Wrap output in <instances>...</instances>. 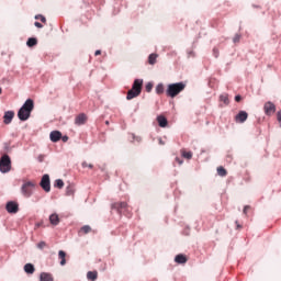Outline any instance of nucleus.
<instances>
[{"label": "nucleus", "mask_w": 281, "mask_h": 281, "mask_svg": "<svg viewBox=\"0 0 281 281\" xmlns=\"http://www.w3.org/2000/svg\"><path fill=\"white\" fill-rule=\"evenodd\" d=\"M32 111H34V100L27 99L18 112L19 120H21V122L30 120Z\"/></svg>", "instance_id": "1"}, {"label": "nucleus", "mask_w": 281, "mask_h": 281, "mask_svg": "<svg viewBox=\"0 0 281 281\" xmlns=\"http://www.w3.org/2000/svg\"><path fill=\"white\" fill-rule=\"evenodd\" d=\"M144 87V79H135L132 89L127 91L126 100H133L142 95V88Z\"/></svg>", "instance_id": "2"}, {"label": "nucleus", "mask_w": 281, "mask_h": 281, "mask_svg": "<svg viewBox=\"0 0 281 281\" xmlns=\"http://www.w3.org/2000/svg\"><path fill=\"white\" fill-rule=\"evenodd\" d=\"M186 89V83L183 82H177V83H170L167 88V95L168 98H177L181 91Z\"/></svg>", "instance_id": "3"}, {"label": "nucleus", "mask_w": 281, "mask_h": 281, "mask_svg": "<svg viewBox=\"0 0 281 281\" xmlns=\"http://www.w3.org/2000/svg\"><path fill=\"white\" fill-rule=\"evenodd\" d=\"M112 210H116L119 214H125V216H130L131 207L126 202H116L112 204Z\"/></svg>", "instance_id": "4"}, {"label": "nucleus", "mask_w": 281, "mask_h": 281, "mask_svg": "<svg viewBox=\"0 0 281 281\" xmlns=\"http://www.w3.org/2000/svg\"><path fill=\"white\" fill-rule=\"evenodd\" d=\"M12 170V160L10 156L3 155L0 159V172H10Z\"/></svg>", "instance_id": "5"}, {"label": "nucleus", "mask_w": 281, "mask_h": 281, "mask_svg": "<svg viewBox=\"0 0 281 281\" xmlns=\"http://www.w3.org/2000/svg\"><path fill=\"white\" fill-rule=\"evenodd\" d=\"M34 188H36V183L32 181H26L22 184L21 192L23 196L30 199L32 196V192H34Z\"/></svg>", "instance_id": "6"}, {"label": "nucleus", "mask_w": 281, "mask_h": 281, "mask_svg": "<svg viewBox=\"0 0 281 281\" xmlns=\"http://www.w3.org/2000/svg\"><path fill=\"white\" fill-rule=\"evenodd\" d=\"M40 186H41L42 190H44V192H50L52 191V182L49 181V175H44L42 177Z\"/></svg>", "instance_id": "7"}, {"label": "nucleus", "mask_w": 281, "mask_h": 281, "mask_svg": "<svg viewBox=\"0 0 281 281\" xmlns=\"http://www.w3.org/2000/svg\"><path fill=\"white\" fill-rule=\"evenodd\" d=\"M263 111L266 115H273V113H276V104H273L271 101L266 102L263 105Z\"/></svg>", "instance_id": "8"}, {"label": "nucleus", "mask_w": 281, "mask_h": 281, "mask_svg": "<svg viewBox=\"0 0 281 281\" xmlns=\"http://www.w3.org/2000/svg\"><path fill=\"white\" fill-rule=\"evenodd\" d=\"M5 210L9 214H16V212H19V203L10 201L7 203Z\"/></svg>", "instance_id": "9"}, {"label": "nucleus", "mask_w": 281, "mask_h": 281, "mask_svg": "<svg viewBox=\"0 0 281 281\" xmlns=\"http://www.w3.org/2000/svg\"><path fill=\"white\" fill-rule=\"evenodd\" d=\"M247 117H249V114L245 111H239L238 114L235 116V122L237 124H245L247 122Z\"/></svg>", "instance_id": "10"}, {"label": "nucleus", "mask_w": 281, "mask_h": 281, "mask_svg": "<svg viewBox=\"0 0 281 281\" xmlns=\"http://www.w3.org/2000/svg\"><path fill=\"white\" fill-rule=\"evenodd\" d=\"M87 120H88L87 114L80 113L79 115H77L75 117V124H76V126H82V125L87 124Z\"/></svg>", "instance_id": "11"}, {"label": "nucleus", "mask_w": 281, "mask_h": 281, "mask_svg": "<svg viewBox=\"0 0 281 281\" xmlns=\"http://www.w3.org/2000/svg\"><path fill=\"white\" fill-rule=\"evenodd\" d=\"M12 120H14V111H8L3 115L4 124H12Z\"/></svg>", "instance_id": "12"}, {"label": "nucleus", "mask_w": 281, "mask_h": 281, "mask_svg": "<svg viewBox=\"0 0 281 281\" xmlns=\"http://www.w3.org/2000/svg\"><path fill=\"white\" fill-rule=\"evenodd\" d=\"M50 142H60V139L63 138V133L58 132V131H53L50 132Z\"/></svg>", "instance_id": "13"}, {"label": "nucleus", "mask_w": 281, "mask_h": 281, "mask_svg": "<svg viewBox=\"0 0 281 281\" xmlns=\"http://www.w3.org/2000/svg\"><path fill=\"white\" fill-rule=\"evenodd\" d=\"M175 262H177V265H186L188 257L183 254H179L175 257Z\"/></svg>", "instance_id": "14"}, {"label": "nucleus", "mask_w": 281, "mask_h": 281, "mask_svg": "<svg viewBox=\"0 0 281 281\" xmlns=\"http://www.w3.org/2000/svg\"><path fill=\"white\" fill-rule=\"evenodd\" d=\"M157 122H158L160 128H166L168 126V119H166V116H164V115L157 116Z\"/></svg>", "instance_id": "15"}, {"label": "nucleus", "mask_w": 281, "mask_h": 281, "mask_svg": "<svg viewBox=\"0 0 281 281\" xmlns=\"http://www.w3.org/2000/svg\"><path fill=\"white\" fill-rule=\"evenodd\" d=\"M67 252H65L64 250H59L58 251V259L60 260V266L65 267V265H67Z\"/></svg>", "instance_id": "16"}, {"label": "nucleus", "mask_w": 281, "mask_h": 281, "mask_svg": "<svg viewBox=\"0 0 281 281\" xmlns=\"http://www.w3.org/2000/svg\"><path fill=\"white\" fill-rule=\"evenodd\" d=\"M40 281H54V276L49 272H42L40 274Z\"/></svg>", "instance_id": "17"}, {"label": "nucleus", "mask_w": 281, "mask_h": 281, "mask_svg": "<svg viewBox=\"0 0 281 281\" xmlns=\"http://www.w3.org/2000/svg\"><path fill=\"white\" fill-rule=\"evenodd\" d=\"M24 271L25 273H27L29 276H32L34 273V271H36V268H34V265L32 263H26L24 266Z\"/></svg>", "instance_id": "18"}, {"label": "nucleus", "mask_w": 281, "mask_h": 281, "mask_svg": "<svg viewBox=\"0 0 281 281\" xmlns=\"http://www.w3.org/2000/svg\"><path fill=\"white\" fill-rule=\"evenodd\" d=\"M87 279L89 281H97L98 280V271H88Z\"/></svg>", "instance_id": "19"}, {"label": "nucleus", "mask_w": 281, "mask_h": 281, "mask_svg": "<svg viewBox=\"0 0 281 281\" xmlns=\"http://www.w3.org/2000/svg\"><path fill=\"white\" fill-rule=\"evenodd\" d=\"M49 221L52 225H58L60 223V218L58 217V214L54 213L49 216Z\"/></svg>", "instance_id": "20"}, {"label": "nucleus", "mask_w": 281, "mask_h": 281, "mask_svg": "<svg viewBox=\"0 0 281 281\" xmlns=\"http://www.w3.org/2000/svg\"><path fill=\"white\" fill-rule=\"evenodd\" d=\"M26 45L27 47H34L38 45V40H36V37H31L27 40Z\"/></svg>", "instance_id": "21"}, {"label": "nucleus", "mask_w": 281, "mask_h": 281, "mask_svg": "<svg viewBox=\"0 0 281 281\" xmlns=\"http://www.w3.org/2000/svg\"><path fill=\"white\" fill-rule=\"evenodd\" d=\"M157 58H158V55H157V54H150V55L148 56V63H149L150 65H155V64L157 63Z\"/></svg>", "instance_id": "22"}, {"label": "nucleus", "mask_w": 281, "mask_h": 281, "mask_svg": "<svg viewBox=\"0 0 281 281\" xmlns=\"http://www.w3.org/2000/svg\"><path fill=\"white\" fill-rule=\"evenodd\" d=\"M220 100L226 105L229 104V97L227 95V93L221 94Z\"/></svg>", "instance_id": "23"}, {"label": "nucleus", "mask_w": 281, "mask_h": 281, "mask_svg": "<svg viewBox=\"0 0 281 281\" xmlns=\"http://www.w3.org/2000/svg\"><path fill=\"white\" fill-rule=\"evenodd\" d=\"M164 91H165L164 83H159L156 86V93L158 95H161V93H164Z\"/></svg>", "instance_id": "24"}, {"label": "nucleus", "mask_w": 281, "mask_h": 281, "mask_svg": "<svg viewBox=\"0 0 281 281\" xmlns=\"http://www.w3.org/2000/svg\"><path fill=\"white\" fill-rule=\"evenodd\" d=\"M181 155L184 159H192V151H186V149H182Z\"/></svg>", "instance_id": "25"}, {"label": "nucleus", "mask_w": 281, "mask_h": 281, "mask_svg": "<svg viewBox=\"0 0 281 281\" xmlns=\"http://www.w3.org/2000/svg\"><path fill=\"white\" fill-rule=\"evenodd\" d=\"M217 175H218L220 177H227V170L224 169L223 167H218V168H217Z\"/></svg>", "instance_id": "26"}, {"label": "nucleus", "mask_w": 281, "mask_h": 281, "mask_svg": "<svg viewBox=\"0 0 281 281\" xmlns=\"http://www.w3.org/2000/svg\"><path fill=\"white\" fill-rule=\"evenodd\" d=\"M55 188H58L59 190H61V188L65 187V182L61 180V179H57L55 181V184H54Z\"/></svg>", "instance_id": "27"}, {"label": "nucleus", "mask_w": 281, "mask_h": 281, "mask_svg": "<svg viewBox=\"0 0 281 281\" xmlns=\"http://www.w3.org/2000/svg\"><path fill=\"white\" fill-rule=\"evenodd\" d=\"M35 19H36V21H41L42 23H44L45 25L47 24V19L44 16V15H42V14H37V15H35Z\"/></svg>", "instance_id": "28"}, {"label": "nucleus", "mask_w": 281, "mask_h": 281, "mask_svg": "<svg viewBox=\"0 0 281 281\" xmlns=\"http://www.w3.org/2000/svg\"><path fill=\"white\" fill-rule=\"evenodd\" d=\"M80 232L81 234H89V232H91V226L85 225L81 227Z\"/></svg>", "instance_id": "29"}, {"label": "nucleus", "mask_w": 281, "mask_h": 281, "mask_svg": "<svg viewBox=\"0 0 281 281\" xmlns=\"http://www.w3.org/2000/svg\"><path fill=\"white\" fill-rule=\"evenodd\" d=\"M145 90L147 91V93H150L153 91V83L151 82H148L146 86H145Z\"/></svg>", "instance_id": "30"}, {"label": "nucleus", "mask_w": 281, "mask_h": 281, "mask_svg": "<svg viewBox=\"0 0 281 281\" xmlns=\"http://www.w3.org/2000/svg\"><path fill=\"white\" fill-rule=\"evenodd\" d=\"M82 168H90V169H93V164H88L87 161H83L81 164Z\"/></svg>", "instance_id": "31"}, {"label": "nucleus", "mask_w": 281, "mask_h": 281, "mask_svg": "<svg viewBox=\"0 0 281 281\" xmlns=\"http://www.w3.org/2000/svg\"><path fill=\"white\" fill-rule=\"evenodd\" d=\"M66 194H67L68 196H71V194H74V188H72V187H67V189H66Z\"/></svg>", "instance_id": "32"}, {"label": "nucleus", "mask_w": 281, "mask_h": 281, "mask_svg": "<svg viewBox=\"0 0 281 281\" xmlns=\"http://www.w3.org/2000/svg\"><path fill=\"white\" fill-rule=\"evenodd\" d=\"M45 247H47V243H45V241H40V243L37 244V248H38V249H45Z\"/></svg>", "instance_id": "33"}, {"label": "nucleus", "mask_w": 281, "mask_h": 281, "mask_svg": "<svg viewBox=\"0 0 281 281\" xmlns=\"http://www.w3.org/2000/svg\"><path fill=\"white\" fill-rule=\"evenodd\" d=\"M233 43H240V34H236L233 38Z\"/></svg>", "instance_id": "34"}, {"label": "nucleus", "mask_w": 281, "mask_h": 281, "mask_svg": "<svg viewBox=\"0 0 281 281\" xmlns=\"http://www.w3.org/2000/svg\"><path fill=\"white\" fill-rule=\"evenodd\" d=\"M248 210H251V206H249V205H246L245 207H244V214H247V212H248Z\"/></svg>", "instance_id": "35"}, {"label": "nucleus", "mask_w": 281, "mask_h": 281, "mask_svg": "<svg viewBox=\"0 0 281 281\" xmlns=\"http://www.w3.org/2000/svg\"><path fill=\"white\" fill-rule=\"evenodd\" d=\"M34 25L35 27L43 29V24H41V22H35Z\"/></svg>", "instance_id": "36"}, {"label": "nucleus", "mask_w": 281, "mask_h": 281, "mask_svg": "<svg viewBox=\"0 0 281 281\" xmlns=\"http://www.w3.org/2000/svg\"><path fill=\"white\" fill-rule=\"evenodd\" d=\"M240 100H243V97H240V94H238V95L235 97V101H236V102H240Z\"/></svg>", "instance_id": "37"}, {"label": "nucleus", "mask_w": 281, "mask_h": 281, "mask_svg": "<svg viewBox=\"0 0 281 281\" xmlns=\"http://www.w3.org/2000/svg\"><path fill=\"white\" fill-rule=\"evenodd\" d=\"M277 120L278 122H281V110L277 113Z\"/></svg>", "instance_id": "38"}, {"label": "nucleus", "mask_w": 281, "mask_h": 281, "mask_svg": "<svg viewBox=\"0 0 281 281\" xmlns=\"http://www.w3.org/2000/svg\"><path fill=\"white\" fill-rule=\"evenodd\" d=\"M177 164H179V166H181V164H183V160H180L178 157L176 158Z\"/></svg>", "instance_id": "39"}, {"label": "nucleus", "mask_w": 281, "mask_h": 281, "mask_svg": "<svg viewBox=\"0 0 281 281\" xmlns=\"http://www.w3.org/2000/svg\"><path fill=\"white\" fill-rule=\"evenodd\" d=\"M100 54H102L101 50H95L94 56H100Z\"/></svg>", "instance_id": "40"}, {"label": "nucleus", "mask_w": 281, "mask_h": 281, "mask_svg": "<svg viewBox=\"0 0 281 281\" xmlns=\"http://www.w3.org/2000/svg\"><path fill=\"white\" fill-rule=\"evenodd\" d=\"M68 139H69V137H67V136L63 137V142H68Z\"/></svg>", "instance_id": "41"}, {"label": "nucleus", "mask_w": 281, "mask_h": 281, "mask_svg": "<svg viewBox=\"0 0 281 281\" xmlns=\"http://www.w3.org/2000/svg\"><path fill=\"white\" fill-rule=\"evenodd\" d=\"M228 161H232V155H227Z\"/></svg>", "instance_id": "42"}, {"label": "nucleus", "mask_w": 281, "mask_h": 281, "mask_svg": "<svg viewBox=\"0 0 281 281\" xmlns=\"http://www.w3.org/2000/svg\"><path fill=\"white\" fill-rule=\"evenodd\" d=\"M236 225H237V227H238V228H240V227H241V226L238 224V222H236Z\"/></svg>", "instance_id": "43"}, {"label": "nucleus", "mask_w": 281, "mask_h": 281, "mask_svg": "<svg viewBox=\"0 0 281 281\" xmlns=\"http://www.w3.org/2000/svg\"><path fill=\"white\" fill-rule=\"evenodd\" d=\"M40 161H43V156H40Z\"/></svg>", "instance_id": "44"}, {"label": "nucleus", "mask_w": 281, "mask_h": 281, "mask_svg": "<svg viewBox=\"0 0 281 281\" xmlns=\"http://www.w3.org/2000/svg\"><path fill=\"white\" fill-rule=\"evenodd\" d=\"M1 93H3V90L0 88V95H1Z\"/></svg>", "instance_id": "45"}, {"label": "nucleus", "mask_w": 281, "mask_h": 281, "mask_svg": "<svg viewBox=\"0 0 281 281\" xmlns=\"http://www.w3.org/2000/svg\"><path fill=\"white\" fill-rule=\"evenodd\" d=\"M160 144H164V142L160 140Z\"/></svg>", "instance_id": "46"}]
</instances>
